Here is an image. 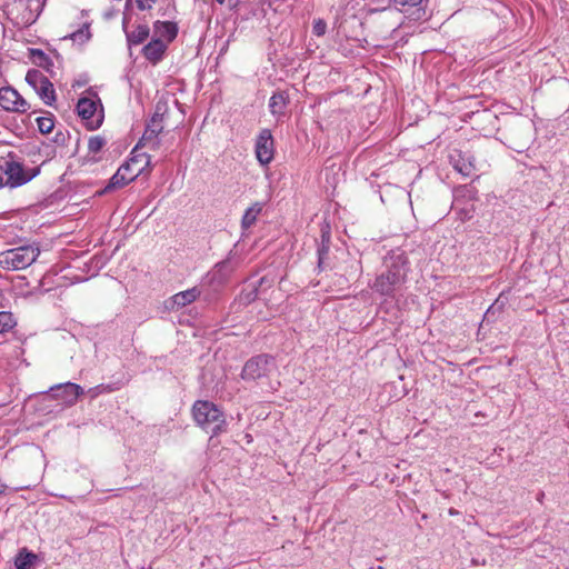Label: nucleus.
Returning a JSON list of instances; mask_svg holds the SVG:
<instances>
[{"label":"nucleus","instance_id":"obj_1","mask_svg":"<svg viewBox=\"0 0 569 569\" xmlns=\"http://www.w3.org/2000/svg\"><path fill=\"white\" fill-rule=\"evenodd\" d=\"M192 417L197 426L211 436L227 431V420L223 411L213 402L197 400L192 406Z\"/></svg>","mask_w":569,"mask_h":569},{"label":"nucleus","instance_id":"obj_2","mask_svg":"<svg viewBox=\"0 0 569 569\" xmlns=\"http://www.w3.org/2000/svg\"><path fill=\"white\" fill-rule=\"evenodd\" d=\"M40 254L37 244H27L0 252V266L8 270H23L31 266Z\"/></svg>","mask_w":569,"mask_h":569},{"label":"nucleus","instance_id":"obj_3","mask_svg":"<svg viewBox=\"0 0 569 569\" xmlns=\"http://www.w3.org/2000/svg\"><path fill=\"white\" fill-rule=\"evenodd\" d=\"M276 369L273 357L262 353L251 357L243 366L241 378L247 381H254L268 377Z\"/></svg>","mask_w":569,"mask_h":569},{"label":"nucleus","instance_id":"obj_4","mask_svg":"<svg viewBox=\"0 0 569 569\" xmlns=\"http://www.w3.org/2000/svg\"><path fill=\"white\" fill-rule=\"evenodd\" d=\"M9 157L12 158L11 153ZM0 170L7 176L6 184L10 188H17L28 183L40 172V168H32L26 171L23 166L13 159L6 160L4 163L0 166Z\"/></svg>","mask_w":569,"mask_h":569},{"label":"nucleus","instance_id":"obj_5","mask_svg":"<svg viewBox=\"0 0 569 569\" xmlns=\"http://www.w3.org/2000/svg\"><path fill=\"white\" fill-rule=\"evenodd\" d=\"M77 112L90 130H96L102 124V104L97 96L96 99L80 98L77 103Z\"/></svg>","mask_w":569,"mask_h":569},{"label":"nucleus","instance_id":"obj_6","mask_svg":"<svg viewBox=\"0 0 569 569\" xmlns=\"http://www.w3.org/2000/svg\"><path fill=\"white\" fill-rule=\"evenodd\" d=\"M383 268L396 276V279L399 280L402 284L407 281V276L409 272V261L405 251L401 249H395L388 252V254L383 259Z\"/></svg>","mask_w":569,"mask_h":569},{"label":"nucleus","instance_id":"obj_7","mask_svg":"<svg viewBox=\"0 0 569 569\" xmlns=\"http://www.w3.org/2000/svg\"><path fill=\"white\" fill-rule=\"evenodd\" d=\"M0 107L4 111L24 113L30 109L29 102L12 87L0 88Z\"/></svg>","mask_w":569,"mask_h":569},{"label":"nucleus","instance_id":"obj_8","mask_svg":"<svg viewBox=\"0 0 569 569\" xmlns=\"http://www.w3.org/2000/svg\"><path fill=\"white\" fill-rule=\"evenodd\" d=\"M50 397L60 401L64 406H73L80 396L84 393L80 385L73 382H64L52 386L49 389Z\"/></svg>","mask_w":569,"mask_h":569},{"label":"nucleus","instance_id":"obj_9","mask_svg":"<svg viewBox=\"0 0 569 569\" xmlns=\"http://www.w3.org/2000/svg\"><path fill=\"white\" fill-rule=\"evenodd\" d=\"M137 163L138 158H130L129 161L121 164L117 172L111 177L104 191L122 188L127 186L129 182L137 179L143 172V167L137 168L136 170L128 174L129 169H131V167L136 166Z\"/></svg>","mask_w":569,"mask_h":569},{"label":"nucleus","instance_id":"obj_10","mask_svg":"<svg viewBox=\"0 0 569 569\" xmlns=\"http://www.w3.org/2000/svg\"><path fill=\"white\" fill-rule=\"evenodd\" d=\"M254 152L260 164L267 166L273 160L274 142L269 129H262L256 139Z\"/></svg>","mask_w":569,"mask_h":569},{"label":"nucleus","instance_id":"obj_11","mask_svg":"<svg viewBox=\"0 0 569 569\" xmlns=\"http://www.w3.org/2000/svg\"><path fill=\"white\" fill-rule=\"evenodd\" d=\"M402 283L396 279V276L389 273L386 269L376 277L371 289L380 296L393 298L396 292L402 288Z\"/></svg>","mask_w":569,"mask_h":569},{"label":"nucleus","instance_id":"obj_12","mask_svg":"<svg viewBox=\"0 0 569 569\" xmlns=\"http://www.w3.org/2000/svg\"><path fill=\"white\" fill-rule=\"evenodd\" d=\"M162 117L154 114L148 122L140 143L144 147L156 150L160 144L158 136L162 132Z\"/></svg>","mask_w":569,"mask_h":569},{"label":"nucleus","instance_id":"obj_13","mask_svg":"<svg viewBox=\"0 0 569 569\" xmlns=\"http://www.w3.org/2000/svg\"><path fill=\"white\" fill-rule=\"evenodd\" d=\"M166 50L167 43L160 38H154L143 47L142 54L149 62L157 64L163 59Z\"/></svg>","mask_w":569,"mask_h":569},{"label":"nucleus","instance_id":"obj_14","mask_svg":"<svg viewBox=\"0 0 569 569\" xmlns=\"http://www.w3.org/2000/svg\"><path fill=\"white\" fill-rule=\"evenodd\" d=\"M123 30L126 32V37H127V41H128V44L129 46H138V44H141L142 42H144L149 34H150V29H149V26L148 24H138L134 30L132 31H127L126 29V26H127V20L123 19Z\"/></svg>","mask_w":569,"mask_h":569},{"label":"nucleus","instance_id":"obj_15","mask_svg":"<svg viewBox=\"0 0 569 569\" xmlns=\"http://www.w3.org/2000/svg\"><path fill=\"white\" fill-rule=\"evenodd\" d=\"M154 33L167 40L166 43L171 42L176 39L178 34V26L172 21H156L153 23Z\"/></svg>","mask_w":569,"mask_h":569},{"label":"nucleus","instance_id":"obj_16","mask_svg":"<svg viewBox=\"0 0 569 569\" xmlns=\"http://www.w3.org/2000/svg\"><path fill=\"white\" fill-rule=\"evenodd\" d=\"M47 0H26V13L23 20L26 23L31 24L37 21L41 14Z\"/></svg>","mask_w":569,"mask_h":569},{"label":"nucleus","instance_id":"obj_17","mask_svg":"<svg viewBox=\"0 0 569 569\" xmlns=\"http://www.w3.org/2000/svg\"><path fill=\"white\" fill-rule=\"evenodd\" d=\"M288 104V94L284 91L274 92L269 100V109L273 116H282Z\"/></svg>","mask_w":569,"mask_h":569},{"label":"nucleus","instance_id":"obj_18","mask_svg":"<svg viewBox=\"0 0 569 569\" xmlns=\"http://www.w3.org/2000/svg\"><path fill=\"white\" fill-rule=\"evenodd\" d=\"M263 206L264 204L262 202H254L244 211V214L241 219L242 229H249L256 223L258 216L263 209Z\"/></svg>","mask_w":569,"mask_h":569},{"label":"nucleus","instance_id":"obj_19","mask_svg":"<svg viewBox=\"0 0 569 569\" xmlns=\"http://www.w3.org/2000/svg\"><path fill=\"white\" fill-rule=\"evenodd\" d=\"M199 296L200 289L198 287H193L188 290L176 293L172 297V300L177 307H186L193 302Z\"/></svg>","mask_w":569,"mask_h":569},{"label":"nucleus","instance_id":"obj_20","mask_svg":"<svg viewBox=\"0 0 569 569\" xmlns=\"http://www.w3.org/2000/svg\"><path fill=\"white\" fill-rule=\"evenodd\" d=\"M42 83L43 84L39 88L37 94L44 102V104L52 107L57 100L53 84L49 79H47L46 82Z\"/></svg>","mask_w":569,"mask_h":569},{"label":"nucleus","instance_id":"obj_21","mask_svg":"<svg viewBox=\"0 0 569 569\" xmlns=\"http://www.w3.org/2000/svg\"><path fill=\"white\" fill-rule=\"evenodd\" d=\"M455 169L465 177H470L475 172V163L471 157L459 154V158L453 163Z\"/></svg>","mask_w":569,"mask_h":569},{"label":"nucleus","instance_id":"obj_22","mask_svg":"<svg viewBox=\"0 0 569 569\" xmlns=\"http://www.w3.org/2000/svg\"><path fill=\"white\" fill-rule=\"evenodd\" d=\"M231 268L229 266V261H222L216 264L214 270L208 274L210 278V282L217 281L222 283L227 280Z\"/></svg>","mask_w":569,"mask_h":569},{"label":"nucleus","instance_id":"obj_23","mask_svg":"<svg viewBox=\"0 0 569 569\" xmlns=\"http://www.w3.org/2000/svg\"><path fill=\"white\" fill-rule=\"evenodd\" d=\"M48 79L40 70L31 69L26 74L27 83L37 92L39 88L46 82Z\"/></svg>","mask_w":569,"mask_h":569},{"label":"nucleus","instance_id":"obj_24","mask_svg":"<svg viewBox=\"0 0 569 569\" xmlns=\"http://www.w3.org/2000/svg\"><path fill=\"white\" fill-rule=\"evenodd\" d=\"M34 559V553L28 552L27 549H23L17 555L14 566L17 569H29Z\"/></svg>","mask_w":569,"mask_h":569},{"label":"nucleus","instance_id":"obj_25","mask_svg":"<svg viewBox=\"0 0 569 569\" xmlns=\"http://www.w3.org/2000/svg\"><path fill=\"white\" fill-rule=\"evenodd\" d=\"M329 254V236L322 234V242L321 246L318 248V268L320 270L326 269L327 263L326 259Z\"/></svg>","mask_w":569,"mask_h":569},{"label":"nucleus","instance_id":"obj_26","mask_svg":"<svg viewBox=\"0 0 569 569\" xmlns=\"http://www.w3.org/2000/svg\"><path fill=\"white\" fill-rule=\"evenodd\" d=\"M37 124L38 129L41 133H49L52 131L54 127V118L51 113H48L47 116L37 118Z\"/></svg>","mask_w":569,"mask_h":569},{"label":"nucleus","instance_id":"obj_27","mask_svg":"<svg viewBox=\"0 0 569 569\" xmlns=\"http://www.w3.org/2000/svg\"><path fill=\"white\" fill-rule=\"evenodd\" d=\"M258 297V284H248L240 295V300L244 303L254 301Z\"/></svg>","mask_w":569,"mask_h":569},{"label":"nucleus","instance_id":"obj_28","mask_svg":"<svg viewBox=\"0 0 569 569\" xmlns=\"http://www.w3.org/2000/svg\"><path fill=\"white\" fill-rule=\"evenodd\" d=\"M14 326V320L10 312L0 311V335L9 331Z\"/></svg>","mask_w":569,"mask_h":569},{"label":"nucleus","instance_id":"obj_29","mask_svg":"<svg viewBox=\"0 0 569 569\" xmlns=\"http://www.w3.org/2000/svg\"><path fill=\"white\" fill-rule=\"evenodd\" d=\"M107 141L101 136L91 137L88 141V150L90 153H98L106 146Z\"/></svg>","mask_w":569,"mask_h":569},{"label":"nucleus","instance_id":"obj_30","mask_svg":"<svg viewBox=\"0 0 569 569\" xmlns=\"http://www.w3.org/2000/svg\"><path fill=\"white\" fill-rule=\"evenodd\" d=\"M113 390H114V388H112L110 385L101 383V385L90 388L88 390V395L91 399H94L101 393L111 392Z\"/></svg>","mask_w":569,"mask_h":569},{"label":"nucleus","instance_id":"obj_31","mask_svg":"<svg viewBox=\"0 0 569 569\" xmlns=\"http://www.w3.org/2000/svg\"><path fill=\"white\" fill-rule=\"evenodd\" d=\"M90 37L91 34L88 24H84L81 29L71 34V38L74 41H87L90 39Z\"/></svg>","mask_w":569,"mask_h":569},{"label":"nucleus","instance_id":"obj_32","mask_svg":"<svg viewBox=\"0 0 569 569\" xmlns=\"http://www.w3.org/2000/svg\"><path fill=\"white\" fill-rule=\"evenodd\" d=\"M326 31L327 22L323 19H316L312 23V33L317 37H322Z\"/></svg>","mask_w":569,"mask_h":569},{"label":"nucleus","instance_id":"obj_33","mask_svg":"<svg viewBox=\"0 0 569 569\" xmlns=\"http://www.w3.org/2000/svg\"><path fill=\"white\" fill-rule=\"evenodd\" d=\"M134 158H138V163L136 166L131 167V169H129L128 174L130 172H132L133 170H136L137 168L143 167V169H144L146 167H148L150 164V158L144 154L136 156Z\"/></svg>","mask_w":569,"mask_h":569},{"label":"nucleus","instance_id":"obj_34","mask_svg":"<svg viewBox=\"0 0 569 569\" xmlns=\"http://www.w3.org/2000/svg\"><path fill=\"white\" fill-rule=\"evenodd\" d=\"M137 8L140 11L150 10L157 0H134Z\"/></svg>","mask_w":569,"mask_h":569},{"label":"nucleus","instance_id":"obj_35","mask_svg":"<svg viewBox=\"0 0 569 569\" xmlns=\"http://www.w3.org/2000/svg\"><path fill=\"white\" fill-rule=\"evenodd\" d=\"M423 0H393L396 6L401 7H417L422 3Z\"/></svg>","mask_w":569,"mask_h":569},{"label":"nucleus","instance_id":"obj_36","mask_svg":"<svg viewBox=\"0 0 569 569\" xmlns=\"http://www.w3.org/2000/svg\"><path fill=\"white\" fill-rule=\"evenodd\" d=\"M32 56H38L40 59H48L44 52L39 49L32 50Z\"/></svg>","mask_w":569,"mask_h":569},{"label":"nucleus","instance_id":"obj_37","mask_svg":"<svg viewBox=\"0 0 569 569\" xmlns=\"http://www.w3.org/2000/svg\"><path fill=\"white\" fill-rule=\"evenodd\" d=\"M6 489V483L0 479V496L4 493Z\"/></svg>","mask_w":569,"mask_h":569},{"label":"nucleus","instance_id":"obj_38","mask_svg":"<svg viewBox=\"0 0 569 569\" xmlns=\"http://www.w3.org/2000/svg\"><path fill=\"white\" fill-rule=\"evenodd\" d=\"M264 282H267V278L266 277L260 278L259 286L263 284Z\"/></svg>","mask_w":569,"mask_h":569},{"label":"nucleus","instance_id":"obj_39","mask_svg":"<svg viewBox=\"0 0 569 569\" xmlns=\"http://www.w3.org/2000/svg\"><path fill=\"white\" fill-rule=\"evenodd\" d=\"M4 186H7V184H6V182L3 181V178L0 176V189H1L2 187H4Z\"/></svg>","mask_w":569,"mask_h":569},{"label":"nucleus","instance_id":"obj_40","mask_svg":"<svg viewBox=\"0 0 569 569\" xmlns=\"http://www.w3.org/2000/svg\"><path fill=\"white\" fill-rule=\"evenodd\" d=\"M219 4H223L226 0H216Z\"/></svg>","mask_w":569,"mask_h":569}]
</instances>
